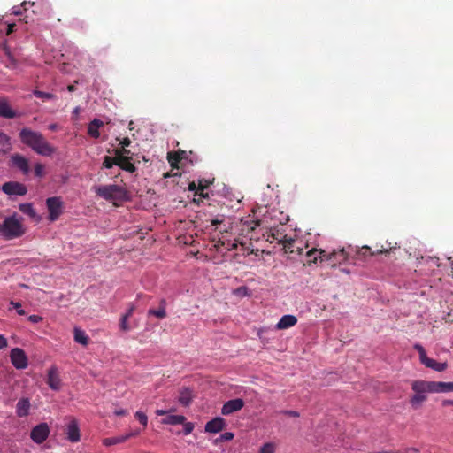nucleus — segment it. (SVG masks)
Segmentation results:
<instances>
[{
	"mask_svg": "<svg viewBox=\"0 0 453 453\" xmlns=\"http://www.w3.org/2000/svg\"><path fill=\"white\" fill-rule=\"evenodd\" d=\"M50 429L46 423L35 426L30 434V437L37 444L42 443L49 436Z\"/></svg>",
	"mask_w": 453,
	"mask_h": 453,
	"instance_id": "nucleus-11",
	"label": "nucleus"
},
{
	"mask_svg": "<svg viewBox=\"0 0 453 453\" xmlns=\"http://www.w3.org/2000/svg\"><path fill=\"white\" fill-rule=\"evenodd\" d=\"M411 388L414 395L410 398V403L414 409L419 408L427 400L428 393H433L431 382L427 380H413Z\"/></svg>",
	"mask_w": 453,
	"mask_h": 453,
	"instance_id": "nucleus-4",
	"label": "nucleus"
},
{
	"mask_svg": "<svg viewBox=\"0 0 453 453\" xmlns=\"http://www.w3.org/2000/svg\"><path fill=\"white\" fill-rule=\"evenodd\" d=\"M104 126V122L98 119H94L88 127V134L92 138L97 139L100 137L99 128Z\"/></svg>",
	"mask_w": 453,
	"mask_h": 453,
	"instance_id": "nucleus-21",
	"label": "nucleus"
},
{
	"mask_svg": "<svg viewBox=\"0 0 453 453\" xmlns=\"http://www.w3.org/2000/svg\"><path fill=\"white\" fill-rule=\"evenodd\" d=\"M139 434H140V431L135 430V431L130 432L129 434H127L125 436H128V439H129L131 437L137 436Z\"/></svg>",
	"mask_w": 453,
	"mask_h": 453,
	"instance_id": "nucleus-55",
	"label": "nucleus"
},
{
	"mask_svg": "<svg viewBox=\"0 0 453 453\" xmlns=\"http://www.w3.org/2000/svg\"><path fill=\"white\" fill-rule=\"evenodd\" d=\"M167 160L173 168H180L179 164L181 162V160L178 157L176 151L169 152L167 154Z\"/></svg>",
	"mask_w": 453,
	"mask_h": 453,
	"instance_id": "nucleus-29",
	"label": "nucleus"
},
{
	"mask_svg": "<svg viewBox=\"0 0 453 453\" xmlns=\"http://www.w3.org/2000/svg\"><path fill=\"white\" fill-rule=\"evenodd\" d=\"M67 439L71 442H77L81 439L78 423L74 419H73L67 426Z\"/></svg>",
	"mask_w": 453,
	"mask_h": 453,
	"instance_id": "nucleus-17",
	"label": "nucleus"
},
{
	"mask_svg": "<svg viewBox=\"0 0 453 453\" xmlns=\"http://www.w3.org/2000/svg\"><path fill=\"white\" fill-rule=\"evenodd\" d=\"M322 250H316V249H311V250H309L307 252H306V257H308V260H307V263L308 264H311V263H316L317 260L319 258V252L321 251Z\"/></svg>",
	"mask_w": 453,
	"mask_h": 453,
	"instance_id": "nucleus-31",
	"label": "nucleus"
},
{
	"mask_svg": "<svg viewBox=\"0 0 453 453\" xmlns=\"http://www.w3.org/2000/svg\"><path fill=\"white\" fill-rule=\"evenodd\" d=\"M67 89H68V91H70V92H73V91L75 90V86H74V85H69V86L67 87Z\"/></svg>",
	"mask_w": 453,
	"mask_h": 453,
	"instance_id": "nucleus-61",
	"label": "nucleus"
},
{
	"mask_svg": "<svg viewBox=\"0 0 453 453\" xmlns=\"http://www.w3.org/2000/svg\"><path fill=\"white\" fill-rule=\"evenodd\" d=\"M442 405L443 406L453 405V400H444V401H442Z\"/></svg>",
	"mask_w": 453,
	"mask_h": 453,
	"instance_id": "nucleus-59",
	"label": "nucleus"
},
{
	"mask_svg": "<svg viewBox=\"0 0 453 453\" xmlns=\"http://www.w3.org/2000/svg\"><path fill=\"white\" fill-rule=\"evenodd\" d=\"M19 139L22 143L30 147L39 155L50 157L56 151V149L48 142L42 134L29 128L20 130Z\"/></svg>",
	"mask_w": 453,
	"mask_h": 453,
	"instance_id": "nucleus-1",
	"label": "nucleus"
},
{
	"mask_svg": "<svg viewBox=\"0 0 453 453\" xmlns=\"http://www.w3.org/2000/svg\"><path fill=\"white\" fill-rule=\"evenodd\" d=\"M188 190L195 191L196 195H199L198 185H196L195 181H192L188 184Z\"/></svg>",
	"mask_w": 453,
	"mask_h": 453,
	"instance_id": "nucleus-47",
	"label": "nucleus"
},
{
	"mask_svg": "<svg viewBox=\"0 0 453 453\" xmlns=\"http://www.w3.org/2000/svg\"><path fill=\"white\" fill-rule=\"evenodd\" d=\"M283 326H284V324H283V317L280 319V320L278 321L277 325H276V327L278 329H283Z\"/></svg>",
	"mask_w": 453,
	"mask_h": 453,
	"instance_id": "nucleus-57",
	"label": "nucleus"
},
{
	"mask_svg": "<svg viewBox=\"0 0 453 453\" xmlns=\"http://www.w3.org/2000/svg\"><path fill=\"white\" fill-rule=\"evenodd\" d=\"M193 397L192 390L189 388H182L180 390L178 401L182 406L187 407L191 403Z\"/></svg>",
	"mask_w": 453,
	"mask_h": 453,
	"instance_id": "nucleus-20",
	"label": "nucleus"
},
{
	"mask_svg": "<svg viewBox=\"0 0 453 453\" xmlns=\"http://www.w3.org/2000/svg\"><path fill=\"white\" fill-rule=\"evenodd\" d=\"M11 304L13 306L14 309H16L17 313L19 315H25L26 311L21 308V304L19 302H11Z\"/></svg>",
	"mask_w": 453,
	"mask_h": 453,
	"instance_id": "nucleus-44",
	"label": "nucleus"
},
{
	"mask_svg": "<svg viewBox=\"0 0 453 453\" xmlns=\"http://www.w3.org/2000/svg\"><path fill=\"white\" fill-rule=\"evenodd\" d=\"M119 327L124 332H127L131 329V327L128 324V318H127V316H122L120 318Z\"/></svg>",
	"mask_w": 453,
	"mask_h": 453,
	"instance_id": "nucleus-38",
	"label": "nucleus"
},
{
	"mask_svg": "<svg viewBox=\"0 0 453 453\" xmlns=\"http://www.w3.org/2000/svg\"><path fill=\"white\" fill-rule=\"evenodd\" d=\"M134 310H135V306L131 303L129 305V308L127 309V312L123 316H127V318L129 319L133 315Z\"/></svg>",
	"mask_w": 453,
	"mask_h": 453,
	"instance_id": "nucleus-48",
	"label": "nucleus"
},
{
	"mask_svg": "<svg viewBox=\"0 0 453 453\" xmlns=\"http://www.w3.org/2000/svg\"><path fill=\"white\" fill-rule=\"evenodd\" d=\"M74 340L82 345H87L88 343V337L86 335L84 331L79 328L74 329Z\"/></svg>",
	"mask_w": 453,
	"mask_h": 453,
	"instance_id": "nucleus-28",
	"label": "nucleus"
},
{
	"mask_svg": "<svg viewBox=\"0 0 453 453\" xmlns=\"http://www.w3.org/2000/svg\"><path fill=\"white\" fill-rule=\"evenodd\" d=\"M244 406V402L241 398L229 400L224 403L221 409V413L225 416L230 415L235 411H240Z\"/></svg>",
	"mask_w": 453,
	"mask_h": 453,
	"instance_id": "nucleus-12",
	"label": "nucleus"
},
{
	"mask_svg": "<svg viewBox=\"0 0 453 453\" xmlns=\"http://www.w3.org/2000/svg\"><path fill=\"white\" fill-rule=\"evenodd\" d=\"M114 154L116 157H129L130 150L126 149L125 147H122L121 149H116L114 150Z\"/></svg>",
	"mask_w": 453,
	"mask_h": 453,
	"instance_id": "nucleus-36",
	"label": "nucleus"
},
{
	"mask_svg": "<svg viewBox=\"0 0 453 453\" xmlns=\"http://www.w3.org/2000/svg\"><path fill=\"white\" fill-rule=\"evenodd\" d=\"M302 242H296L292 239L287 240L285 238V255L288 256V259H296L303 253Z\"/></svg>",
	"mask_w": 453,
	"mask_h": 453,
	"instance_id": "nucleus-10",
	"label": "nucleus"
},
{
	"mask_svg": "<svg viewBox=\"0 0 453 453\" xmlns=\"http://www.w3.org/2000/svg\"><path fill=\"white\" fill-rule=\"evenodd\" d=\"M134 417L137 418L141 425H142L144 427L147 426L148 417L144 412L138 411L135 412Z\"/></svg>",
	"mask_w": 453,
	"mask_h": 453,
	"instance_id": "nucleus-35",
	"label": "nucleus"
},
{
	"mask_svg": "<svg viewBox=\"0 0 453 453\" xmlns=\"http://www.w3.org/2000/svg\"><path fill=\"white\" fill-rule=\"evenodd\" d=\"M176 153H177L178 157H179L181 161H182V160H186V159H188V152H187V151H185V150H177V151H176Z\"/></svg>",
	"mask_w": 453,
	"mask_h": 453,
	"instance_id": "nucleus-45",
	"label": "nucleus"
},
{
	"mask_svg": "<svg viewBox=\"0 0 453 453\" xmlns=\"http://www.w3.org/2000/svg\"><path fill=\"white\" fill-rule=\"evenodd\" d=\"M10 358L16 369H25L27 366V357L23 349L14 348L11 350Z\"/></svg>",
	"mask_w": 453,
	"mask_h": 453,
	"instance_id": "nucleus-8",
	"label": "nucleus"
},
{
	"mask_svg": "<svg viewBox=\"0 0 453 453\" xmlns=\"http://www.w3.org/2000/svg\"><path fill=\"white\" fill-rule=\"evenodd\" d=\"M28 4H29V5H34V4H35V3H30V2L24 1V2L21 4V7H23V8H24V10H27V5H28Z\"/></svg>",
	"mask_w": 453,
	"mask_h": 453,
	"instance_id": "nucleus-58",
	"label": "nucleus"
},
{
	"mask_svg": "<svg viewBox=\"0 0 453 453\" xmlns=\"http://www.w3.org/2000/svg\"><path fill=\"white\" fill-rule=\"evenodd\" d=\"M96 193L114 205L129 200L128 191L124 187L116 184L100 186L96 189Z\"/></svg>",
	"mask_w": 453,
	"mask_h": 453,
	"instance_id": "nucleus-3",
	"label": "nucleus"
},
{
	"mask_svg": "<svg viewBox=\"0 0 453 453\" xmlns=\"http://www.w3.org/2000/svg\"><path fill=\"white\" fill-rule=\"evenodd\" d=\"M35 174L37 177H42L44 175V165L41 163H37L35 165Z\"/></svg>",
	"mask_w": 453,
	"mask_h": 453,
	"instance_id": "nucleus-41",
	"label": "nucleus"
},
{
	"mask_svg": "<svg viewBox=\"0 0 453 453\" xmlns=\"http://www.w3.org/2000/svg\"><path fill=\"white\" fill-rule=\"evenodd\" d=\"M131 144V141L128 137H125L121 142H120V145L122 147H128L129 145Z\"/></svg>",
	"mask_w": 453,
	"mask_h": 453,
	"instance_id": "nucleus-54",
	"label": "nucleus"
},
{
	"mask_svg": "<svg viewBox=\"0 0 453 453\" xmlns=\"http://www.w3.org/2000/svg\"><path fill=\"white\" fill-rule=\"evenodd\" d=\"M118 166L120 167L122 170L128 172V173H134L136 171V167L134 166V163L132 162V157H119L118 161Z\"/></svg>",
	"mask_w": 453,
	"mask_h": 453,
	"instance_id": "nucleus-22",
	"label": "nucleus"
},
{
	"mask_svg": "<svg viewBox=\"0 0 453 453\" xmlns=\"http://www.w3.org/2000/svg\"><path fill=\"white\" fill-rule=\"evenodd\" d=\"M173 411H175V409H171V410H169V411H165V410H157V411H156V414H157V416H163V415H166V414H168V413H170V412H173Z\"/></svg>",
	"mask_w": 453,
	"mask_h": 453,
	"instance_id": "nucleus-52",
	"label": "nucleus"
},
{
	"mask_svg": "<svg viewBox=\"0 0 453 453\" xmlns=\"http://www.w3.org/2000/svg\"><path fill=\"white\" fill-rule=\"evenodd\" d=\"M186 418L183 415H168L166 418L161 420L164 425H180L184 424Z\"/></svg>",
	"mask_w": 453,
	"mask_h": 453,
	"instance_id": "nucleus-23",
	"label": "nucleus"
},
{
	"mask_svg": "<svg viewBox=\"0 0 453 453\" xmlns=\"http://www.w3.org/2000/svg\"><path fill=\"white\" fill-rule=\"evenodd\" d=\"M118 161H119V157H116V156L114 157H111L110 156H105L104 157L102 167L110 169L113 165H118Z\"/></svg>",
	"mask_w": 453,
	"mask_h": 453,
	"instance_id": "nucleus-32",
	"label": "nucleus"
},
{
	"mask_svg": "<svg viewBox=\"0 0 453 453\" xmlns=\"http://www.w3.org/2000/svg\"><path fill=\"white\" fill-rule=\"evenodd\" d=\"M183 425H184V428H183L184 434L188 435V434H191L195 427L194 424L191 422L185 421Z\"/></svg>",
	"mask_w": 453,
	"mask_h": 453,
	"instance_id": "nucleus-43",
	"label": "nucleus"
},
{
	"mask_svg": "<svg viewBox=\"0 0 453 453\" xmlns=\"http://www.w3.org/2000/svg\"><path fill=\"white\" fill-rule=\"evenodd\" d=\"M127 440H128V436H125V435L110 437V438L104 439L103 444L104 446H111V445L125 442Z\"/></svg>",
	"mask_w": 453,
	"mask_h": 453,
	"instance_id": "nucleus-26",
	"label": "nucleus"
},
{
	"mask_svg": "<svg viewBox=\"0 0 453 453\" xmlns=\"http://www.w3.org/2000/svg\"><path fill=\"white\" fill-rule=\"evenodd\" d=\"M49 129L51 130V131H55L58 129V125L57 124H50L49 126Z\"/></svg>",
	"mask_w": 453,
	"mask_h": 453,
	"instance_id": "nucleus-60",
	"label": "nucleus"
},
{
	"mask_svg": "<svg viewBox=\"0 0 453 453\" xmlns=\"http://www.w3.org/2000/svg\"><path fill=\"white\" fill-rule=\"evenodd\" d=\"M234 293L239 296H245L249 295V288L245 286L236 288Z\"/></svg>",
	"mask_w": 453,
	"mask_h": 453,
	"instance_id": "nucleus-42",
	"label": "nucleus"
},
{
	"mask_svg": "<svg viewBox=\"0 0 453 453\" xmlns=\"http://www.w3.org/2000/svg\"><path fill=\"white\" fill-rule=\"evenodd\" d=\"M297 322V319L293 315H285V328L295 326Z\"/></svg>",
	"mask_w": 453,
	"mask_h": 453,
	"instance_id": "nucleus-39",
	"label": "nucleus"
},
{
	"mask_svg": "<svg viewBox=\"0 0 453 453\" xmlns=\"http://www.w3.org/2000/svg\"><path fill=\"white\" fill-rule=\"evenodd\" d=\"M27 319L34 324L42 321V318L38 315H30Z\"/></svg>",
	"mask_w": 453,
	"mask_h": 453,
	"instance_id": "nucleus-46",
	"label": "nucleus"
},
{
	"mask_svg": "<svg viewBox=\"0 0 453 453\" xmlns=\"http://www.w3.org/2000/svg\"><path fill=\"white\" fill-rule=\"evenodd\" d=\"M226 426V421L224 418L217 417L205 425L204 430L206 433H219L222 431Z\"/></svg>",
	"mask_w": 453,
	"mask_h": 453,
	"instance_id": "nucleus-14",
	"label": "nucleus"
},
{
	"mask_svg": "<svg viewBox=\"0 0 453 453\" xmlns=\"http://www.w3.org/2000/svg\"><path fill=\"white\" fill-rule=\"evenodd\" d=\"M18 114L13 111L5 97H0V117L4 119H13Z\"/></svg>",
	"mask_w": 453,
	"mask_h": 453,
	"instance_id": "nucleus-15",
	"label": "nucleus"
},
{
	"mask_svg": "<svg viewBox=\"0 0 453 453\" xmlns=\"http://www.w3.org/2000/svg\"><path fill=\"white\" fill-rule=\"evenodd\" d=\"M165 300L162 299L160 301V306L158 309H150L148 311L149 316H155L158 319H164L166 317V311H165Z\"/></svg>",
	"mask_w": 453,
	"mask_h": 453,
	"instance_id": "nucleus-24",
	"label": "nucleus"
},
{
	"mask_svg": "<svg viewBox=\"0 0 453 453\" xmlns=\"http://www.w3.org/2000/svg\"><path fill=\"white\" fill-rule=\"evenodd\" d=\"M236 248H237V244L236 243H233L232 247L231 248H227V250H230L236 249Z\"/></svg>",
	"mask_w": 453,
	"mask_h": 453,
	"instance_id": "nucleus-63",
	"label": "nucleus"
},
{
	"mask_svg": "<svg viewBox=\"0 0 453 453\" xmlns=\"http://www.w3.org/2000/svg\"><path fill=\"white\" fill-rule=\"evenodd\" d=\"M79 111H80L79 107H76V108L73 110V113H74V114H76V115L79 113Z\"/></svg>",
	"mask_w": 453,
	"mask_h": 453,
	"instance_id": "nucleus-64",
	"label": "nucleus"
},
{
	"mask_svg": "<svg viewBox=\"0 0 453 453\" xmlns=\"http://www.w3.org/2000/svg\"><path fill=\"white\" fill-rule=\"evenodd\" d=\"M47 384L52 390H59L61 388V380L59 378L56 366H51L47 374Z\"/></svg>",
	"mask_w": 453,
	"mask_h": 453,
	"instance_id": "nucleus-13",
	"label": "nucleus"
},
{
	"mask_svg": "<svg viewBox=\"0 0 453 453\" xmlns=\"http://www.w3.org/2000/svg\"><path fill=\"white\" fill-rule=\"evenodd\" d=\"M10 140H11L10 137L6 134L0 131V150H10V148H11Z\"/></svg>",
	"mask_w": 453,
	"mask_h": 453,
	"instance_id": "nucleus-30",
	"label": "nucleus"
},
{
	"mask_svg": "<svg viewBox=\"0 0 453 453\" xmlns=\"http://www.w3.org/2000/svg\"><path fill=\"white\" fill-rule=\"evenodd\" d=\"M1 189L6 195L25 196L27 192V187L18 181H8L2 185Z\"/></svg>",
	"mask_w": 453,
	"mask_h": 453,
	"instance_id": "nucleus-9",
	"label": "nucleus"
},
{
	"mask_svg": "<svg viewBox=\"0 0 453 453\" xmlns=\"http://www.w3.org/2000/svg\"><path fill=\"white\" fill-rule=\"evenodd\" d=\"M388 250H387V249H377V250L372 251L370 247L363 246L359 250L358 254L362 255V256H366L367 254H369L370 256H374V255L388 253Z\"/></svg>",
	"mask_w": 453,
	"mask_h": 453,
	"instance_id": "nucleus-27",
	"label": "nucleus"
},
{
	"mask_svg": "<svg viewBox=\"0 0 453 453\" xmlns=\"http://www.w3.org/2000/svg\"><path fill=\"white\" fill-rule=\"evenodd\" d=\"M414 349L418 351L419 355V360L422 365L431 368L437 372L445 371L448 367V364L446 362L439 363L434 359H432L426 356L425 349L418 343L414 345Z\"/></svg>",
	"mask_w": 453,
	"mask_h": 453,
	"instance_id": "nucleus-6",
	"label": "nucleus"
},
{
	"mask_svg": "<svg viewBox=\"0 0 453 453\" xmlns=\"http://www.w3.org/2000/svg\"><path fill=\"white\" fill-rule=\"evenodd\" d=\"M234 434L231 433V432H226L224 434H222L217 440H216V442H219V441H231L233 440L234 438Z\"/></svg>",
	"mask_w": 453,
	"mask_h": 453,
	"instance_id": "nucleus-40",
	"label": "nucleus"
},
{
	"mask_svg": "<svg viewBox=\"0 0 453 453\" xmlns=\"http://www.w3.org/2000/svg\"><path fill=\"white\" fill-rule=\"evenodd\" d=\"M12 162L13 165L19 168L24 174H28L30 172L28 160L24 156L14 154L12 157Z\"/></svg>",
	"mask_w": 453,
	"mask_h": 453,
	"instance_id": "nucleus-16",
	"label": "nucleus"
},
{
	"mask_svg": "<svg viewBox=\"0 0 453 453\" xmlns=\"http://www.w3.org/2000/svg\"><path fill=\"white\" fill-rule=\"evenodd\" d=\"M23 219L18 217L14 212L12 216L4 219L0 225V234L6 240H12L22 236L26 233V228L22 224Z\"/></svg>",
	"mask_w": 453,
	"mask_h": 453,
	"instance_id": "nucleus-2",
	"label": "nucleus"
},
{
	"mask_svg": "<svg viewBox=\"0 0 453 453\" xmlns=\"http://www.w3.org/2000/svg\"><path fill=\"white\" fill-rule=\"evenodd\" d=\"M30 409V402L28 398H21L16 405V414L18 417L23 418L28 415Z\"/></svg>",
	"mask_w": 453,
	"mask_h": 453,
	"instance_id": "nucleus-19",
	"label": "nucleus"
},
{
	"mask_svg": "<svg viewBox=\"0 0 453 453\" xmlns=\"http://www.w3.org/2000/svg\"><path fill=\"white\" fill-rule=\"evenodd\" d=\"M285 416L298 417V416H299V414H298V412H296V411H285Z\"/></svg>",
	"mask_w": 453,
	"mask_h": 453,
	"instance_id": "nucleus-56",
	"label": "nucleus"
},
{
	"mask_svg": "<svg viewBox=\"0 0 453 453\" xmlns=\"http://www.w3.org/2000/svg\"><path fill=\"white\" fill-rule=\"evenodd\" d=\"M113 413L116 415V416H126L127 415V411L124 409H116L114 410Z\"/></svg>",
	"mask_w": 453,
	"mask_h": 453,
	"instance_id": "nucleus-50",
	"label": "nucleus"
},
{
	"mask_svg": "<svg viewBox=\"0 0 453 453\" xmlns=\"http://www.w3.org/2000/svg\"><path fill=\"white\" fill-rule=\"evenodd\" d=\"M433 393L453 392V382L430 381Z\"/></svg>",
	"mask_w": 453,
	"mask_h": 453,
	"instance_id": "nucleus-18",
	"label": "nucleus"
},
{
	"mask_svg": "<svg viewBox=\"0 0 453 453\" xmlns=\"http://www.w3.org/2000/svg\"><path fill=\"white\" fill-rule=\"evenodd\" d=\"M210 184H211V181L206 180L204 179L199 180V181H198L199 196H201L203 197L207 196V195L203 194V191L205 188H207L210 186Z\"/></svg>",
	"mask_w": 453,
	"mask_h": 453,
	"instance_id": "nucleus-34",
	"label": "nucleus"
},
{
	"mask_svg": "<svg viewBox=\"0 0 453 453\" xmlns=\"http://www.w3.org/2000/svg\"><path fill=\"white\" fill-rule=\"evenodd\" d=\"M245 224H247V226L249 228H250V230H254L256 228V226H257L259 225V221L258 220L250 221V223L248 221H246Z\"/></svg>",
	"mask_w": 453,
	"mask_h": 453,
	"instance_id": "nucleus-51",
	"label": "nucleus"
},
{
	"mask_svg": "<svg viewBox=\"0 0 453 453\" xmlns=\"http://www.w3.org/2000/svg\"><path fill=\"white\" fill-rule=\"evenodd\" d=\"M220 223H221V220H219V219H213V220L211 221V224H212V225H218V224H220Z\"/></svg>",
	"mask_w": 453,
	"mask_h": 453,
	"instance_id": "nucleus-62",
	"label": "nucleus"
},
{
	"mask_svg": "<svg viewBox=\"0 0 453 453\" xmlns=\"http://www.w3.org/2000/svg\"><path fill=\"white\" fill-rule=\"evenodd\" d=\"M274 451L275 445L273 443L268 442L261 447L259 453H274Z\"/></svg>",
	"mask_w": 453,
	"mask_h": 453,
	"instance_id": "nucleus-37",
	"label": "nucleus"
},
{
	"mask_svg": "<svg viewBox=\"0 0 453 453\" xmlns=\"http://www.w3.org/2000/svg\"><path fill=\"white\" fill-rule=\"evenodd\" d=\"M7 345V339L3 334H0V349L6 348Z\"/></svg>",
	"mask_w": 453,
	"mask_h": 453,
	"instance_id": "nucleus-49",
	"label": "nucleus"
},
{
	"mask_svg": "<svg viewBox=\"0 0 453 453\" xmlns=\"http://www.w3.org/2000/svg\"><path fill=\"white\" fill-rule=\"evenodd\" d=\"M46 207L49 211L48 219L56 221L64 212V203L60 196H51L46 199Z\"/></svg>",
	"mask_w": 453,
	"mask_h": 453,
	"instance_id": "nucleus-5",
	"label": "nucleus"
},
{
	"mask_svg": "<svg viewBox=\"0 0 453 453\" xmlns=\"http://www.w3.org/2000/svg\"><path fill=\"white\" fill-rule=\"evenodd\" d=\"M12 13L14 15H17V16L21 15L22 14L21 6H13L12 9Z\"/></svg>",
	"mask_w": 453,
	"mask_h": 453,
	"instance_id": "nucleus-53",
	"label": "nucleus"
},
{
	"mask_svg": "<svg viewBox=\"0 0 453 453\" xmlns=\"http://www.w3.org/2000/svg\"><path fill=\"white\" fill-rule=\"evenodd\" d=\"M33 94L37 98L42 99V101H48L50 99H54L56 97V96L54 94L43 92V91L37 90V89L34 90Z\"/></svg>",
	"mask_w": 453,
	"mask_h": 453,
	"instance_id": "nucleus-33",
	"label": "nucleus"
},
{
	"mask_svg": "<svg viewBox=\"0 0 453 453\" xmlns=\"http://www.w3.org/2000/svg\"><path fill=\"white\" fill-rule=\"evenodd\" d=\"M19 209L21 212H23L24 214H27L31 219L37 218V213L31 203H20L19 206Z\"/></svg>",
	"mask_w": 453,
	"mask_h": 453,
	"instance_id": "nucleus-25",
	"label": "nucleus"
},
{
	"mask_svg": "<svg viewBox=\"0 0 453 453\" xmlns=\"http://www.w3.org/2000/svg\"><path fill=\"white\" fill-rule=\"evenodd\" d=\"M348 259V254L344 249L334 250L327 254L325 250L319 252L320 262L327 261L331 266H335L337 264H342Z\"/></svg>",
	"mask_w": 453,
	"mask_h": 453,
	"instance_id": "nucleus-7",
	"label": "nucleus"
}]
</instances>
